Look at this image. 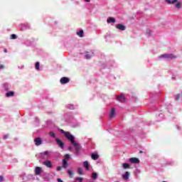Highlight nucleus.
I'll return each instance as SVG.
<instances>
[{"mask_svg":"<svg viewBox=\"0 0 182 182\" xmlns=\"http://www.w3.org/2000/svg\"><path fill=\"white\" fill-rule=\"evenodd\" d=\"M61 132L62 133H64L65 137L70 140V141H71V144L74 146L76 156H80V149H82V146H80V144L75 141V136L71 135L68 132H65L63 130H61Z\"/></svg>","mask_w":182,"mask_h":182,"instance_id":"nucleus-1","label":"nucleus"},{"mask_svg":"<svg viewBox=\"0 0 182 182\" xmlns=\"http://www.w3.org/2000/svg\"><path fill=\"white\" fill-rule=\"evenodd\" d=\"M163 58H165L166 59H176V58H177V56H176L174 54H162L161 55H159V58L161 59Z\"/></svg>","mask_w":182,"mask_h":182,"instance_id":"nucleus-2","label":"nucleus"},{"mask_svg":"<svg viewBox=\"0 0 182 182\" xmlns=\"http://www.w3.org/2000/svg\"><path fill=\"white\" fill-rule=\"evenodd\" d=\"M60 82L61 85H66V83H69V82H70V79L67 77H63L60 78Z\"/></svg>","mask_w":182,"mask_h":182,"instance_id":"nucleus-3","label":"nucleus"},{"mask_svg":"<svg viewBox=\"0 0 182 182\" xmlns=\"http://www.w3.org/2000/svg\"><path fill=\"white\" fill-rule=\"evenodd\" d=\"M129 161L132 164H139V163H140V160L138 158H136V157L130 158Z\"/></svg>","mask_w":182,"mask_h":182,"instance_id":"nucleus-4","label":"nucleus"},{"mask_svg":"<svg viewBox=\"0 0 182 182\" xmlns=\"http://www.w3.org/2000/svg\"><path fill=\"white\" fill-rule=\"evenodd\" d=\"M42 167L36 166L34 170L36 176H40L42 173Z\"/></svg>","mask_w":182,"mask_h":182,"instance_id":"nucleus-5","label":"nucleus"},{"mask_svg":"<svg viewBox=\"0 0 182 182\" xmlns=\"http://www.w3.org/2000/svg\"><path fill=\"white\" fill-rule=\"evenodd\" d=\"M55 141L58 146H59V147H60L61 149H63L65 147V144L62 141H60V139H55Z\"/></svg>","mask_w":182,"mask_h":182,"instance_id":"nucleus-6","label":"nucleus"},{"mask_svg":"<svg viewBox=\"0 0 182 182\" xmlns=\"http://www.w3.org/2000/svg\"><path fill=\"white\" fill-rule=\"evenodd\" d=\"M115 28H117V29H119V31H126V26L123 24H117L115 26Z\"/></svg>","mask_w":182,"mask_h":182,"instance_id":"nucleus-7","label":"nucleus"},{"mask_svg":"<svg viewBox=\"0 0 182 182\" xmlns=\"http://www.w3.org/2000/svg\"><path fill=\"white\" fill-rule=\"evenodd\" d=\"M34 142L36 146H41V144H42V139L41 138H36L34 139Z\"/></svg>","mask_w":182,"mask_h":182,"instance_id":"nucleus-8","label":"nucleus"},{"mask_svg":"<svg viewBox=\"0 0 182 182\" xmlns=\"http://www.w3.org/2000/svg\"><path fill=\"white\" fill-rule=\"evenodd\" d=\"M117 100H118V102H121L122 103L126 101V98L124 95L117 96Z\"/></svg>","mask_w":182,"mask_h":182,"instance_id":"nucleus-9","label":"nucleus"},{"mask_svg":"<svg viewBox=\"0 0 182 182\" xmlns=\"http://www.w3.org/2000/svg\"><path fill=\"white\" fill-rule=\"evenodd\" d=\"M129 177H130V172L129 171H126L125 173L122 175L124 180H129Z\"/></svg>","mask_w":182,"mask_h":182,"instance_id":"nucleus-10","label":"nucleus"},{"mask_svg":"<svg viewBox=\"0 0 182 182\" xmlns=\"http://www.w3.org/2000/svg\"><path fill=\"white\" fill-rule=\"evenodd\" d=\"M115 114H116V109L114 108H112L110 114H109V117L111 119H113V117H114Z\"/></svg>","mask_w":182,"mask_h":182,"instance_id":"nucleus-11","label":"nucleus"},{"mask_svg":"<svg viewBox=\"0 0 182 182\" xmlns=\"http://www.w3.org/2000/svg\"><path fill=\"white\" fill-rule=\"evenodd\" d=\"M107 22L108 23H114L116 22V18H112V17H109V18H107Z\"/></svg>","mask_w":182,"mask_h":182,"instance_id":"nucleus-12","label":"nucleus"},{"mask_svg":"<svg viewBox=\"0 0 182 182\" xmlns=\"http://www.w3.org/2000/svg\"><path fill=\"white\" fill-rule=\"evenodd\" d=\"M44 164L46 166V167H48L49 168H52V162H50V161H44Z\"/></svg>","mask_w":182,"mask_h":182,"instance_id":"nucleus-13","label":"nucleus"},{"mask_svg":"<svg viewBox=\"0 0 182 182\" xmlns=\"http://www.w3.org/2000/svg\"><path fill=\"white\" fill-rule=\"evenodd\" d=\"M14 95H15V92H14V91H10L6 93V97H14Z\"/></svg>","mask_w":182,"mask_h":182,"instance_id":"nucleus-14","label":"nucleus"},{"mask_svg":"<svg viewBox=\"0 0 182 182\" xmlns=\"http://www.w3.org/2000/svg\"><path fill=\"white\" fill-rule=\"evenodd\" d=\"M77 36H80V38H83V36H85L83 30H80L79 32H77Z\"/></svg>","mask_w":182,"mask_h":182,"instance_id":"nucleus-15","label":"nucleus"},{"mask_svg":"<svg viewBox=\"0 0 182 182\" xmlns=\"http://www.w3.org/2000/svg\"><path fill=\"white\" fill-rule=\"evenodd\" d=\"M63 168H68V161L66 159L63 160Z\"/></svg>","mask_w":182,"mask_h":182,"instance_id":"nucleus-16","label":"nucleus"},{"mask_svg":"<svg viewBox=\"0 0 182 182\" xmlns=\"http://www.w3.org/2000/svg\"><path fill=\"white\" fill-rule=\"evenodd\" d=\"M122 167L124 169L131 168L130 165L129 164H127V163L122 164Z\"/></svg>","mask_w":182,"mask_h":182,"instance_id":"nucleus-17","label":"nucleus"},{"mask_svg":"<svg viewBox=\"0 0 182 182\" xmlns=\"http://www.w3.org/2000/svg\"><path fill=\"white\" fill-rule=\"evenodd\" d=\"M91 158L92 159V160H97V159H99V155L98 154H92Z\"/></svg>","mask_w":182,"mask_h":182,"instance_id":"nucleus-18","label":"nucleus"},{"mask_svg":"<svg viewBox=\"0 0 182 182\" xmlns=\"http://www.w3.org/2000/svg\"><path fill=\"white\" fill-rule=\"evenodd\" d=\"M68 173L69 174V177L70 178H73V171L70 170V169H68Z\"/></svg>","mask_w":182,"mask_h":182,"instance_id":"nucleus-19","label":"nucleus"},{"mask_svg":"<svg viewBox=\"0 0 182 182\" xmlns=\"http://www.w3.org/2000/svg\"><path fill=\"white\" fill-rule=\"evenodd\" d=\"M84 167L86 170H89V162L87 161H84Z\"/></svg>","mask_w":182,"mask_h":182,"instance_id":"nucleus-20","label":"nucleus"},{"mask_svg":"<svg viewBox=\"0 0 182 182\" xmlns=\"http://www.w3.org/2000/svg\"><path fill=\"white\" fill-rule=\"evenodd\" d=\"M166 2H167V4H176L177 0H166Z\"/></svg>","mask_w":182,"mask_h":182,"instance_id":"nucleus-21","label":"nucleus"},{"mask_svg":"<svg viewBox=\"0 0 182 182\" xmlns=\"http://www.w3.org/2000/svg\"><path fill=\"white\" fill-rule=\"evenodd\" d=\"M77 171H78V174H80V176L83 175V171L82 170V168H78Z\"/></svg>","mask_w":182,"mask_h":182,"instance_id":"nucleus-22","label":"nucleus"},{"mask_svg":"<svg viewBox=\"0 0 182 182\" xmlns=\"http://www.w3.org/2000/svg\"><path fill=\"white\" fill-rule=\"evenodd\" d=\"M92 178L94 180H96V178H97V173H93L92 174Z\"/></svg>","mask_w":182,"mask_h":182,"instance_id":"nucleus-23","label":"nucleus"},{"mask_svg":"<svg viewBox=\"0 0 182 182\" xmlns=\"http://www.w3.org/2000/svg\"><path fill=\"white\" fill-rule=\"evenodd\" d=\"M39 66H40L39 62H36V66H35L36 70H39Z\"/></svg>","mask_w":182,"mask_h":182,"instance_id":"nucleus-24","label":"nucleus"},{"mask_svg":"<svg viewBox=\"0 0 182 182\" xmlns=\"http://www.w3.org/2000/svg\"><path fill=\"white\" fill-rule=\"evenodd\" d=\"M68 107L70 109V110H73L75 109V106L73 105H68Z\"/></svg>","mask_w":182,"mask_h":182,"instance_id":"nucleus-25","label":"nucleus"},{"mask_svg":"<svg viewBox=\"0 0 182 182\" xmlns=\"http://www.w3.org/2000/svg\"><path fill=\"white\" fill-rule=\"evenodd\" d=\"M50 137H53V139H55V137H56V135L55 134V132H50Z\"/></svg>","mask_w":182,"mask_h":182,"instance_id":"nucleus-26","label":"nucleus"},{"mask_svg":"<svg viewBox=\"0 0 182 182\" xmlns=\"http://www.w3.org/2000/svg\"><path fill=\"white\" fill-rule=\"evenodd\" d=\"M17 38H18V36H16V35H15V34L11 35V39H16Z\"/></svg>","mask_w":182,"mask_h":182,"instance_id":"nucleus-27","label":"nucleus"},{"mask_svg":"<svg viewBox=\"0 0 182 182\" xmlns=\"http://www.w3.org/2000/svg\"><path fill=\"white\" fill-rule=\"evenodd\" d=\"M181 3L180 2H178L176 4V8H181Z\"/></svg>","mask_w":182,"mask_h":182,"instance_id":"nucleus-28","label":"nucleus"},{"mask_svg":"<svg viewBox=\"0 0 182 182\" xmlns=\"http://www.w3.org/2000/svg\"><path fill=\"white\" fill-rule=\"evenodd\" d=\"M85 58H86V59H90V58H92V56H90L89 54H85Z\"/></svg>","mask_w":182,"mask_h":182,"instance_id":"nucleus-29","label":"nucleus"},{"mask_svg":"<svg viewBox=\"0 0 182 182\" xmlns=\"http://www.w3.org/2000/svg\"><path fill=\"white\" fill-rule=\"evenodd\" d=\"M43 154H44V156H48V154H49V152L48 151H46L43 153Z\"/></svg>","mask_w":182,"mask_h":182,"instance_id":"nucleus-30","label":"nucleus"},{"mask_svg":"<svg viewBox=\"0 0 182 182\" xmlns=\"http://www.w3.org/2000/svg\"><path fill=\"white\" fill-rule=\"evenodd\" d=\"M180 96H181L180 94H178V95H176V100H180Z\"/></svg>","mask_w":182,"mask_h":182,"instance_id":"nucleus-31","label":"nucleus"},{"mask_svg":"<svg viewBox=\"0 0 182 182\" xmlns=\"http://www.w3.org/2000/svg\"><path fill=\"white\" fill-rule=\"evenodd\" d=\"M57 170L58 171H60V170H62V166H58Z\"/></svg>","mask_w":182,"mask_h":182,"instance_id":"nucleus-32","label":"nucleus"},{"mask_svg":"<svg viewBox=\"0 0 182 182\" xmlns=\"http://www.w3.org/2000/svg\"><path fill=\"white\" fill-rule=\"evenodd\" d=\"M77 180H78V181H83V178H77Z\"/></svg>","mask_w":182,"mask_h":182,"instance_id":"nucleus-33","label":"nucleus"},{"mask_svg":"<svg viewBox=\"0 0 182 182\" xmlns=\"http://www.w3.org/2000/svg\"><path fill=\"white\" fill-rule=\"evenodd\" d=\"M65 159H69V158L70 157V155H69V154H65Z\"/></svg>","mask_w":182,"mask_h":182,"instance_id":"nucleus-34","label":"nucleus"},{"mask_svg":"<svg viewBox=\"0 0 182 182\" xmlns=\"http://www.w3.org/2000/svg\"><path fill=\"white\" fill-rule=\"evenodd\" d=\"M4 181V176H0V182Z\"/></svg>","mask_w":182,"mask_h":182,"instance_id":"nucleus-35","label":"nucleus"},{"mask_svg":"<svg viewBox=\"0 0 182 182\" xmlns=\"http://www.w3.org/2000/svg\"><path fill=\"white\" fill-rule=\"evenodd\" d=\"M4 53H8V50L6 48H4Z\"/></svg>","mask_w":182,"mask_h":182,"instance_id":"nucleus-36","label":"nucleus"},{"mask_svg":"<svg viewBox=\"0 0 182 182\" xmlns=\"http://www.w3.org/2000/svg\"><path fill=\"white\" fill-rule=\"evenodd\" d=\"M5 68V66H4V65H0V69H4Z\"/></svg>","mask_w":182,"mask_h":182,"instance_id":"nucleus-37","label":"nucleus"},{"mask_svg":"<svg viewBox=\"0 0 182 182\" xmlns=\"http://www.w3.org/2000/svg\"><path fill=\"white\" fill-rule=\"evenodd\" d=\"M58 182H63V181H62L60 178H58Z\"/></svg>","mask_w":182,"mask_h":182,"instance_id":"nucleus-38","label":"nucleus"},{"mask_svg":"<svg viewBox=\"0 0 182 182\" xmlns=\"http://www.w3.org/2000/svg\"><path fill=\"white\" fill-rule=\"evenodd\" d=\"M4 139H8V135H4Z\"/></svg>","mask_w":182,"mask_h":182,"instance_id":"nucleus-39","label":"nucleus"},{"mask_svg":"<svg viewBox=\"0 0 182 182\" xmlns=\"http://www.w3.org/2000/svg\"><path fill=\"white\" fill-rule=\"evenodd\" d=\"M68 150H70V151L72 150V146H69Z\"/></svg>","mask_w":182,"mask_h":182,"instance_id":"nucleus-40","label":"nucleus"},{"mask_svg":"<svg viewBox=\"0 0 182 182\" xmlns=\"http://www.w3.org/2000/svg\"><path fill=\"white\" fill-rule=\"evenodd\" d=\"M85 2H90V0H85Z\"/></svg>","mask_w":182,"mask_h":182,"instance_id":"nucleus-41","label":"nucleus"},{"mask_svg":"<svg viewBox=\"0 0 182 182\" xmlns=\"http://www.w3.org/2000/svg\"><path fill=\"white\" fill-rule=\"evenodd\" d=\"M140 153H142V151H140Z\"/></svg>","mask_w":182,"mask_h":182,"instance_id":"nucleus-42","label":"nucleus"},{"mask_svg":"<svg viewBox=\"0 0 182 182\" xmlns=\"http://www.w3.org/2000/svg\"><path fill=\"white\" fill-rule=\"evenodd\" d=\"M74 182H76V181H74Z\"/></svg>","mask_w":182,"mask_h":182,"instance_id":"nucleus-43","label":"nucleus"}]
</instances>
